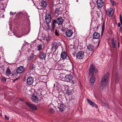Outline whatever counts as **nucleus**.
Here are the masks:
<instances>
[{
  "instance_id": "nucleus-1",
  "label": "nucleus",
  "mask_w": 122,
  "mask_h": 122,
  "mask_svg": "<svg viewBox=\"0 0 122 122\" xmlns=\"http://www.w3.org/2000/svg\"><path fill=\"white\" fill-rule=\"evenodd\" d=\"M109 75V73L107 72L104 75L102 79L101 83V88L102 89L107 86Z\"/></svg>"
},
{
  "instance_id": "nucleus-2",
  "label": "nucleus",
  "mask_w": 122,
  "mask_h": 122,
  "mask_svg": "<svg viewBox=\"0 0 122 122\" xmlns=\"http://www.w3.org/2000/svg\"><path fill=\"white\" fill-rule=\"evenodd\" d=\"M63 20L61 17H60L58 18L56 20H54L53 21L51 25L52 28L51 29V30H53L55 27V24L57 23L58 25H60L62 24L63 23Z\"/></svg>"
},
{
  "instance_id": "nucleus-3",
  "label": "nucleus",
  "mask_w": 122,
  "mask_h": 122,
  "mask_svg": "<svg viewBox=\"0 0 122 122\" xmlns=\"http://www.w3.org/2000/svg\"><path fill=\"white\" fill-rule=\"evenodd\" d=\"M95 72L96 74H97L98 71L96 69H95V67L93 64H91L90 66L89 71V74L90 76L91 75H94V73Z\"/></svg>"
},
{
  "instance_id": "nucleus-4",
  "label": "nucleus",
  "mask_w": 122,
  "mask_h": 122,
  "mask_svg": "<svg viewBox=\"0 0 122 122\" xmlns=\"http://www.w3.org/2000/svg\"><path fill=\"white\" fill-rule=\"evenodd\" d=\"M37 94L36 92L34 91L31 95V99L32 101L35 103H37L38 101V98L37 96Z\"/></svg>"
},
{
  "instance_id": "nucleus-5",
  "label": "nucleus",
  "mask_w": 122,
  "mask_h": 122,
  "mask_svg": "<svg viewBox=\"0 0 122 122\" xmlns=\"http://www.w3.org/2000/svg\"><path fill=\"white\" fill-rule=\"evenodd\" d=\"M106 14L109 17L112 16L113 14L114 11L113 9L109 8L106 10Z\"/></svg>"
},
{
  "instance_id": "nucleus-6",
  "label": "nucleus",
  "mask_w": 122,
  "mask_h": 122,
  "mask_svg": "<svg viewBox=\"0 0 122 122\" xmlns=\"http://www.w3.org/2000/svg\"><path fill=\"white\" fill-rule=\"evenodd\" d=\"M26 104L33 110H36L37 109V108L36 106L29 102H26Z\"/></svg>"
},
{
  "instance_id": "nucleus-7",
  "label": "nucleus",
  "mask_w": 122,
  "mask_h": 122,
  "mask_svg": "<svg viewBox=\"0 0 122 122\" xmlns=\"http://www.w3.org/2000/svg\"><path fill=\"white\" fill-rule=\"evenodd\" d=\"M34 81V78L32 77L29 76L27 80V83L29 85H32Z\"/></svg>"
},
{
  "instance_id": "nucleus-8",
  "label": "nucleus",
  "mask_w": 122,
  "mask_h": 122,
  "mask_svg": "<svg viewBox=\"0 0 122 122\" xmlns=\"http://www.w3.org/2000/svg\"><path fill=\"white\" fill-rule=\"evenodd\" d=\"M73 78V77L71 74L67 75L65 76L64 79L66 81L70 82Z\"/></svg>"
},
{
  "instance_id": "nucleus-9",
  "label": "nucleus",
  "mask_w": 122,
  "mask_h": 122,
  "mask_svg": "<svg viewBox=\"0 0 122 122\" xmlns=\"http://www.w3.org/2000/svg\"><path fill=\"white\" fill-rule=\"evenodd\" d=\"M87 100L89 104L93 107L97 108V106L96 104L93 102L89 99L87 98Z\"/></svg>"
},
{
  "instance_id": "nucleus-10",
  "label": "nucleus",
  "mask_w": 122,
  "mask_h": 122,
  "mask_svg": "<svg viewBox=\"0 0 122 122\" xmlns=\"http://www.w3.org/2000/svg\"><path fill=\"white\" fill-rule=\"evenodd\" d=\"M84 56V52H79L76 54V57L78 59H82L83 58Z\"/></svg>"
},
{
  "instance_id": "nucleus-11",
  "label": "nucleus",
  "mask_w": 122,
  "mask_h": 122,
  "mask_svg": "<svg viewBox=\"0 0 122 122\" xmlns=\"http://www.w3.org/2000/svg\"><path fill=\"white\" fill-rule=\"evenodd\" d=\"M25 69L23 66H20L16 70V72L18 74H21L23 73L25 71Z\"/></svg>"
},
{
  "instance_id": "nucleus-12",
  "label": "nucleus",
  "mask_w": 122,
  "mask_h": 122,
  "mask_svg": "<svg viewBox=\"0 0 122 122\" xmlns=\"http://www.w3.org/2000/svg\"><path fill=\"white\" fill-rule=\"evenodd\" d=\"M65 34L67 37H70L72 36L73 32L72 30H68L66 31Z\"/></svg>"
},
{
  "instance_id": "nucleus-13",
  "label": "nucleus",
  "mask_w": 122,
  "mask_h": 122,
  "mask_svg": "<svg viewBox=\"0 0 122 122\" xmlns=\"http://www.w3.org/2000/svg\"><path fill=\"white\" fill-rule=\"evenodd\" d=\"M97 3L98 7L100 8L102 7L104 5L103 1L102 0H97Z\"/></svg>"
},
{
  "instance_id": "nucleus-14",
  "label": "nucleus",
  "mask_w": 122,
  "mask_h": 122,
  "mask_svg": "<svg viewBox=\"0 0 122 122\" xmlns=\"http://www.w3.org/2000/svg\"><path fill=\"white\" fill-rule=\"evenodd\" d=\"M51 49L52 50L57 49L58 47V46L57 43L55 42H53L51 44Z\"/></svg>"
},
{
  "instance_id": "nucleus-15",
  "label": "nucleus",
  "mask_w": 122,
  "mask_h": 122,
  "mask_svg": "<svg viewBox=\"0 0 122 122\" xmlns=\"http://www.w3.org/2000/svg\"><path fill=\"white\" fill-rule=\"evenodd\" d=\"M100 36V35L99 33L97 32H95L93 34V38L94 39H99Z\"/></svg>"
},
{
  "instance_id": "nucleus-16",
  "label": "nucleus",
  "mask_w": 122,
  "mask_h": 122,
  "mask_svg": "<svg viewBox=\"0 0 122 122\" xmlns=\"http://www.w3.org/2000/svg\"><path fill=\"white\" fill-rule=\"evenodd\" d=\"M51 39V37L49 36H45L43 38L44 42L46 43H48Z\"/></svg>"
},
{
  "instance_id": "nucleus-17",
  "label": "nucleus",
  "mask_w": 122,
  "mask_h": 122,
  "mask_svg": "<svg viewBox=\"0 0 122 122\" xmlns=\"http://www.w3.org/2000/svg\"><path fill=\"white\" fill-rule=\"evenodd\" d=\"M58 108L61 111H63L66 108L65 105L62 104H61L58 106Z\"/></svg>"
},
{
  "instance_id": "nucleus-18",
  "label": "nucleus",
  "mask_w": 122,
  "mask_h": 122,
  "mask_svg": "<svg viewBox=\"0 0 122 122\" xmlns=\"http://www.w3.org/2000/svg\"><path fill=\"white\" fill-rule=\"evenodd\" d=\"M46 56V53L43 52L41 53L39 55V57L41 59L45 60Z\"/></svg>"
},
{
  "instance_id": "nucleus-19",
  "label": "nucleus",
  "mask_w": 122,
  "mask_h": 122,
  "mask_svg": "<svg viewBox=\"0 0 122 122\" xmlns=\"http://www.w3.org/2000/svg\"><path fill=\"white\" fill-rule=\"evenodd\" d=\"M45 20L47 23H50L51 20V16L49 15H46L45 16Z\"/></svg>"
},
{
  "instance_id": "nucleus-20",
  "label": "nucleus",
  "mask_w": 122,
  "mask_h": 122,
  "mask_svg": "<svg viewBox=\"0 0 122 122\" xmlns=\"http://www.w3.org/2000/svg\"><path fill=\"white\" fill-rule=\"evenodd\" d=\"M91 76L90 81L92 84L93 85L95 82V78L94 75H91Z\"/></svg>"
},
{
  "instance_id": "nucleus-21",
  "label": "nucleus",
  "mask_w": 122,
  "mask_h": 122,
  "mask_svg": "<svg viewBox=\"0 0 122 122\" xmlns=\"http://www.w3.org/2000/svg\"><path fill=\"white\" fill-rule=\"evenodd\" d=\"M67 56V55L66 52L63 51L61 55V57L63 59L66 58Z\"/></svg>"
},
{
  "instance_id": "nucleus-22",
  "label": "nucleus",
  "mask_w": 122,
  "mask_h": 122,
  "mask_svg": "<svg viewBox=\"0 0 122 122\" xmlns=\"http://www.w3.org/2000/svg\"><path fill=\"white\" fill-rule=\"evenodd\" d=\"M48 0H47V1ZM47 0L45 1L44 0H43L41 2V6L43 8L46 7L47 5Z\"/></svg>"
},
{
  "instance_id": "nucleus-23",
  "label": "nucleus",
  "mask_w": 122,
  "mask_h": 122,
  "mask_svg": "<svg viewBox=\"0 0 122 122\" xmlns=\"http://www.w3.org/2000/svg\"><path fill=\"white\" fill-rule=\"evenodd\" d=\"M87 48L89 51H92L93 50L94 47L93 46L90 45L87 46Z\"/></svg>"
},
{
  "instance_id": "nucleus-24",
  "label": "nucleus",
  "mask_w": 122,
  "mask_h": 122,
  "mask_svg": "<svg viewBox=\"0 0 122 122\" xmlns=\"http://www.w3.org/2000/svg\"><path fill=\"white\" fill-rule=\"evenodd\" d=\"M11 73V72L9 68H7L6 72V75L9 76Z\"/></svg>"
},
{
  "instance_id": "nucleus-25",
  "label": "nucleus",
  "mask_w": 122,
  "mask_h": 122,
  "mask_svg": "<svg viewBox=\"0 0 122 122\" xmlns=\"http://www.w3.org/2000/svg\"><path fill=\"white\" fill-rule=\"evenodd\" d=\"M42 45L41 44L39 45L37 47V50L38 51H40L42 49Z\"/></svg>"
},
{
  "instance_id": "nucleus-26",
  "label": "nucleus",
  "mask_w": 122,
  "mask_h": 122,
  "mask_svg": "<svg viewBox=\"0 0 122 122\" xmlns=\"http://www.w3.org/2000/svg\"><path fill=\"white\" fill-rule=\"evenodd\" d=\"M60 11H59V8H57L55 9V12L56 13L59 15L60 14Z\"/></svg>"
},
{
  "instance_id": "nucleus-27",
  "label": "nucleus",
  "mask_w": 122,
  "mask_h": 122,
  "mask_svg": "<svg viewBox=\"0 0 122 122\" xmlns=\"http://www.w3.org/2000/svg\"><path fill=\"white\" fill-rule=\"evenodd\" d=\"M112 45L113 47V48H115V41L114 40V39H113L112 42Z\"/></svg>"
},
{
  "instance_id": "nucleus-28",
  "label": "nucleus",
  "mask_w": 122,
  "mask_h": 122,
  "mask_svg": "<svg viewBox=\"0 0 122 122\" xmlns=\"http://www.w3.org/2000/svg\"><path fill=\"white\" fill-rule=\"evenodd\" d=\"M120 79V78L119 76L117 77L115 79V82L116 83H117L119 82V81Z\"/></svg>"
},
{
  "instance_id": "nucleus-29",
  "label": "nucleus",
  "mask_w": 122,
  "mask_h": 122,
  "mask_svg": "<svg viewBox=\"0 0 122 122\" xmlns=\"http://www.w3.org/2000/svg\"><path fill=\"white\" fill-rule=\"evenodd\" d=\"M49 112L51 113H53L54 112V110L53 109L51 108L49 110Z\"/></svg>"
},
{
  "instance_id": "nucleus-30",
  "label": "nucleus",
  "mask_w": 122,
  "mask_h": 122,
  "mask_svg": "<svg viewBox=\"0 0 122 122\" xmlns=\"http://www.w3.org/2000/svg\"><path fill=\"white\" fill-rule=\"evenodd\" d=\"M6 78L5 77L3 78L1 80V81L3 82H5L6 81Z\"/></svg>"
},
{
  "instance_id": "nucleus-31",
  "label": "nucleus",
  "mask_w": 122,
  "mask_h": 122,
  "mask_svg": "<svg viewBox=\"0 0 122 122\" xmlns=\"http://www.w3.org/2000/svg\"><path fill=\"white\" fill-rule=\"evenodd\" d=\"M105 24L104 22H103V23L102 25V30H104L105 29Z\"/></svg>"
},
{
  "instance_id": "nucleus-32",
  "label": "nucleus",
  "mask_w": 122,
  "mask_h": 122,
  "mask_svg": "<svg viewBox=\"0 0 122 122\" xmlns=\"http://www.w3.org/2000/svg\"><path fill=\"white\" fill-rule=\"evenodd\" d=\"M119 19L120 21L121 24V25H122V17L121 15H120V16Z\"/></svg>"
},
{
  "instance_id": "nucleus-33",
  "label": "nucleus",
  "mask_w": 122,
  "mask_h": 122,
  "mask_svg": "<svg viewBox=\"0 0 122 122\" xmlns=\"http://www.w3.org/2000/svg\"><path fill=\"white\" fill-rule=\"evenodd\" d=\"M55 33L56 35L57 36H59V34L58 32L57 31V30H56L55 31Z\"/></svg>"
},
{
  "instance_id": "nucleus-34",
  "label": "nucleus",
  "mask_w": 122,
  "mask_h": 122,
  "mask_svg": "<svg viewBox=\"0 0 122 122\" xmlns=\"http://www.w3.org/2000/svg\"><path fill=\"white\" fill-rule=\"evenodd\" d=\"M111 3L112 5L113 6H115L116 5V3L114 1H111Z\"/></svg>"
},
{
  "instance_id": "nucleus-35",
  "label": "nucleus",
  "mask_w": 122,
  "mask_h": 122,
  "mask_svg": "<svg viewBox=\"0 0 122 122\" xmlns=\"http://www.w3.org/2000/svg\"><path fill=\"white\" fill-rule=\"evenodd\" d=\"M34 57V56L33 55H32L30 56V57L28 58V59L29 60H30L32 59Z\"/></svg>"
},
{
  "instance_id": "nucleus-36",
  "label": "nucleus",
  "mask_w": 122,
  "mask_h": 122,
  "mask_svg": "<svg viewBox=\"0 0 122 122\" xmlns=\"http://www.w3.org/2000/svg\"><path fill=\"white\" fill-rule=\"evenodd\" d=\"M5 119H6L7 120H8L9 119V117L7 116L6 115H5Z\"/></svg>"
},
{
  "instance_id": "nucleus-37",
  "label": "nucleus",
  "mask_w": 122,
  "mask_h": 122,
  "mask_svg": "<svg viewBox=\"0 0 122 122\" xmlns=\"http://www.w3.org/2000/svg\"><path fill=\"white\" fill-rule=\"evenodd\" d=\"M104 31V30H102V31H101V36H102V35H103V33Z\"/></svg>"
},
{
  "instance_id": "nucleus-38",
  "label": "nucleus",
  "mask_w": 122,
  "mask_h": 122,
  "mask_svg": "<svg viewBox=\"0 0 122 122\" xmlns=\"http://www.w3.org/2000/svg\"><path fill=\"white\" fill-rule=\"evenodd\" d=\"M10 14L11 15H14L15 14V13H14L11 11L10 12Z\"/></svg>"
},
{
  "instance_id": "nucleus-39",
  "label": "nucleus",
  "mask_w": 122,
  "mask_h": 122,
  "mask_svg": "<svg viewBox=\"0 0 122 122\" xmlns=\"http://www.w3.org/2000/svg\"><path fill=\"white\" fill-rule=\"evenodd\" d=\"M104 106L106 107H108V105L106 103H104Z\"/></svg>"
},
{
  "instance_id": "nucleus-40",
  "label": "nucleus",
  "mask_w": 122,
  "mask_h": 122,
  "mask_svg": "<svg viewBox=\"0 0 122 122\" xmlns=\"http://www.w3.org/2000/svg\"><path fill=\"white\" fill-rule=\"evenodd\" d=\"M121 25L120 23H118L117 26L118 27H119Z\"/></svg>"
},
{
  "instance_id": "nucleus-41",
  "label": "nucleus",
  "mask_w": 122,
  "mask_h": 122,
  "mask_svg": "<svg viewBox=\"0 0 122 122\" xmlns=\"http://www.w3.org/2000/svg\"><path fill=\"white\" fill-rule=\"evenodd\" d=\"M120 30L121 32H122V27H120Z\"/></svg>"
},
{
  "instance_id": "nucleus-42",
  "label": "nucleus",
  "mask_w": 122,
  "mask_h": 122,
  "mask_svg": "<svg viewBox=\"0 0 122 122\" xmlns=\"http://www.w3.org/2000/svg\"><path fill=\"white\" fill-rule=\"evenodd\" d=\"M72 83L73 84H74L75 82V81L74 80L72 81Z\"/></svg>"
},
{
  "instance_id": "nucleus-43",
  "label": "nucleus",
  "mask_w": 122,
  "mask_h": 122,
  "mask_svg": "<svg viewBox=\"0 0 122 122\" xmlns=\"http://www.w3.org/2000/svg\"><path fill=\"white\" fill-rule=\"evenodd\" d=\"M27 73H27L26 74L25 76L24 77L26 78L27 77H28V76L27 75Z\"/></svg>"
},
{
  "instance_id": "nucleus-44",
  "label": "nucleus",
  "mask_w": 122,
  "mask_h": 122,
  "mask_svg": "<svg viewBox=\"0 0 122 122\" xmlns=\"http://www.w3.org/2000/svg\"><path fill=\"white\" fill-rule=\"evenodd\" d=\"M68 91H69L68 90L66 92V94H67V95H69V93Z\"/></svg>"
},
{
  "instance_id": "nucleus-45",
  "label": "nucleus",
  "mask_w": 122,
  "mask_h": 122,
  "mask_svg": "<svg viewBox=\"0 0 122 122\" xmlns=\"http://www.w3.org/2000/svg\"><path fill=\"white\" fill-rule=\"evenodd\" d=\"M18 78H16V79H15L14 80H13V81L14 82L16 80H17V79H18Z\"/></svg>"
},
{
  "instance_id": "nucleus-46",
  "label": "nucleus",
  "mask_w": 122,
  "mask_h": 122,
  "mask_svg": "<svg viewBox=\"0 0 122 122\" xmlns=\"http://www.w3.org/2000/svg\"><path fill=\"white\" fill-rule=\"evenodd\" d=\"M119 42H118V47H119Z\"/></svg>"
},
{
  "instance_id": "nucleus-47",
  "label": "nucleus",
  "mask_w": 122,
  "mask_h": 122,
  "mask_svg": "<svg viewBox=\"0 0 122 122\" xmlns=\"http://www.w3.org/2000/svg\"><path fill=\"white\" fill-rule=\"evenodd\" d=\"M100 40H99V41H98V43H100Z\"/></svg>"
},
{
  "instance_id": "nucleus-48",
  "label": "nucleus",
  "mask_w": 122,
  "mask_h": 122,
  "mask_svg": "<svg viewBox=\"0 0 122 122\" xmlns=\"http://www.w3.org/2000/svg\"><path fill=\"white\" fill-rule=\"evenodd\" d=\"M48 28L49 29L51 30L50 29V28L49 27V26H48Z\"/></svg>"
},
{
  "instance_id": "nucleus-49",
  "label": "nucleus",
  "mask_w": 122,
  "mask_h": 122,
  "mask_svg": "<svg viewBox=\"0 0 122 122\" xmlns=\"http://www.w3.org/2000/svg\"><path fill=\"white\" fill-rule=\"evenodd\" d=\"M99 43H98V45H99Z\"/></svg>"
},
{
  "instance_id": "nucleus-50",
  "label": "nucleus",
  "mask_w": 122,
  "mask_h": 122,
  "mask_svg": "<svg viewBox=\"0 0 122 122\" xmlns=\"http://www.w3.org/2000/svg\"><path fill=\"white\" fill-rule=\"evenodd\" d=\"M1 114L0 113V115Z\"/></svg>"
},
{
  "instance_id": "nucleus-51",
  "label": "nucleus",
  "mask_w": 122,
  "mask_h": 122,
  "mask_svg": "<svg viewBox=\"0 0 122 122\" xmlns=\"http://www.w3.org/2000/svg\"><path fill=\"white\" fill-rule=\"evenodd\" d=\"M21 36L18 37H20Z\"/></svg>"
},
{
  "instance_id": "nucleus-52",
  "label": "nucleus",
  "mask_w": 122,
  "mask_h": 122,
  "mask_svg": "<svg viewBox=\"0 0 122 122\" xmlns=\"http://www.w3.org/2000/svg\"><path fill=\"white\" fill-rule=\"evenodd\" d=\"M46 76V77H47V76Z\"/></svg>"
},
{
  "instance_id": "nucleus-53",
  "label": "nucleus",
  "mask_w": 122,
  "mask_h": 122,
  "mask_svg": "<svg viewBox=\"0 0 122 122\" xmlns=\"http://www.w3.org/2000/svg\"><path fill=\"white\" fill-rule=\"evenodd\" d=\"M13 34H14V33H13Z\"/></svg>"
}]
</instances>
